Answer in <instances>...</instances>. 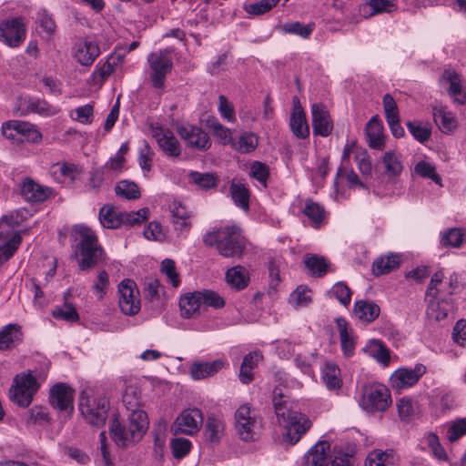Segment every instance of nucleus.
I'll list each match as a JSON object with an SVG mask.
<instances>
[{"instance_id": "obj_64", "label": "nucleus", "mask_w": 466, "mask_h": 466, "mask_svg": "<svg viewBox=\"0 0 466 466\" xmlns=\"http://www.w3.org/2000/svg\"><path fill=\"white\" fill-rule=\"evenodd\" d=\"M355 161L358 168L362 175H370L371 173L372 165L370 157L365 149L359 148L355 152Z\"/></svg>"}, {"instance_id": "obj_48", "label": "nucleus", "mask_w": 466, "mask_h": 466, "mask_svg": "<svg viewBox=\"0 0 466 466\" xmlns=\"http://www.w3.org/2000/svg\"><path fill=\"white\" fill-rule=\"evenodd\" d=\"M322 380L329 390L339 389L341 380L338 366L333 363H327L322 370Z\"/></svg>"}, {"instance_id": "obj_21", "label": "nucleus", "mask_w": 466, "mask_h": 466, "mask_svg": "<svg viewBox=\"0 0 466 466\" xmlns=\"http://www.w3.org/2000/svg\"><path fill=\"white\" fill-rule=\"evenodd\" d=\"M23 340V332L20 325L10 323L0 329V350L15 348Z\"/></svg>"}, {"instance_id": "obj_47", "label": "nucleus", "mask_w": 466, "mask_h": 466, "mask_svg": "<svg viewBox=\"0 0 466 466\" xmlns=\"http://www.w3.org/2000/svg\"><path fill=\"white\" fill-rule=\"evenodd\" d=\"M306 268L314 277L320 278L324 276L329 268L327 259L317 255L306 256L304 258Z\"/></svg>"}, {"instance_id": "obj_10", "label": "nucleus", "mask_w": 466, "mask_h": 466, "mask_svg": "<svg viewBox=\"0 0 466 466\" xmlns=\"http://www.w3.org/2000/svg\"><path fill=\"white\" fill-rule=\"evenodd\" d=\"M107 409L108 401L105 397H81L79 410L91 425L103 426L107 417Z\"/></svg>"}, {"instance_id": "obj_22", "label": "nucleus", "mask_w": 466, "mask_h": 466, "mask_svg": "<svg viewBox=\"0 0 466 466\" xmlns=\"http://www.w3.org/2000/svg\"><path fill=\"white\" fill-rule=\"evenodd\" d=\"M229 196L238 208L245 212L249 210L250 191L242 180L232 179L229 187Z\"/></svg>"}, {"instance_id": "obj_57", "label": "nucleus", "mask_w": 466, "mask_h": 466, "mask_svg": "<svg viewBox=\"0 0 466 466\" xmlns=\"http://www.w3.org/2000/svg\"><path fill=\"white\" fill-rule=\"evenodd\" d=\"M398 413L401 420L410 421L416 414V408L409 398H402L397 402Z\"/></svg>"}, {"instance_id": "obj_37", "label": "nucleus", "mask_w": 466, "mask_h": 466, "mask_svg": "<svg viewBox=\"0 0 466 466\" xmlns=\"http://www.w3.org/2000/svg\"><path fill=\"white\" fill-rule=\"evenodd\" d=\"M225 425L222 420L209 416L206 421L204 436L206 441L218 443L224 434Z\"/></svg>"}, {"instance_id": "obj_32", "label": "nucleus", "mask_w": 466, "mask_h": 466, "mask_svg": "<svg viewBox=\"0 0 466 466\" xmlns=\"http://www.w3.org/2000/svg\"><path fill=\"white\" fill-rule=\"evenodd\" d=\"M380 312V307L372 301L359 300L354 304V314L364 322L373 321L379 317Z\"/></svg>"}, {"instance_id": "obj_60", "label": "nucleus", "mask_w": 466, "mask_h": 466, "mask_svg": "<svg viewBox=\"0 0 466 466\" xmlns=\"http://www.w3.org/2000/svg\"><path fill=\"white\" fill-rule=\"evenodd\" d=\"M125 157L122 155H116L109 158V160L102 167L107 173V178L113 179L118 175L124 167Z\"/></svg>"}, {"instance_id": "obj_24", "label": "nucleus", "mask_w": 466, "mask_h": 466, "mask_svg": "<svg viewBox=\"0 0 466 466\" xmlns=\"http://www.w3.org/2000/svg\"><path fill=\"white\" fill-rule=\"evenodd\" d=\"M123 62L121 55H111L107 59L100 65L96 66L95 71L92 73L93 81L96 84L104 83L107 77L115 71L116 67Z\"/></svg>"}, {"instance_id": "obj_3", "label": "nucleus", "mask_w": 466, "mask_h": 466, "mask_svg": "<svg viewBox=\"0 0 466 466\" xmlns=\"http://www.w3.org/2000/svg\"><path fill=\"white\" fill-rule=\"evenodd\" d=\"M148 427L147 415L144 410H134L128 415L127 423L122 424L116 418L112 421L110 435L119 447H127L139 441Z\"/></svg>"}, {"instance_id": "obj_44", "label": "nucleus", "mask_w": 466, "mask_h": 466, "mask_svg": "<svg viewBox=\"0 0 466 466\" xmlns=\"http://www.w3.org/2000/svg\"><path fill=\"white\" fill-rule=\"evenodd\" d=\"M464 230L452 228L441 232L440 243L444 248H460L463 242Z\"/></svg>"}, {"instance_id": "obj_27", "label": "nucleus", "mask_w": 466, "mask_h": 466, "mask_svg": "<svg viewBox=\"0 0 466 466\" xmlns=\"http://www.w3.org/2000/svg\"><path fill=\"white\" fill-rule=\"evenodd\" d=\"M81 172V167L68 162H58L50 167L51 175L58 182H63L65 179L74 181Z\"/></svg>"}, {"instance_id": "obj_5", "label": "nucleus", "mask_w": 466, "mask_h": 466, "mask_svg": "<svg viewBox=\"0 0 466 466\" xmlns=\"http://www.w3.org/2000/svg\"><path fill=\"white\" fill-rule=\"evenodd\" d=\"M76 236V255L81 256L78 262L81 270H87L95 267L102 258L103 249L98 244L95 232L85 225H77L74 228Z\"/></svg>"}, {"instance_id": "obj_50", "label": "nucleus", "mask_w": 466, "mask_h": 466, "mask_svg": "<svg viewBox=\"0 0 466 466\" xmlns=\"http://www.w3.org/2000/svg\"><path fill=\"white\" fill-rule=\"evenodd\" d=\"M22 242L19 232H16L4 244L0 245V265L10 259Z\"/></svg>"}, {"instance_id": "obj_6", "label": "nucleus", "mask_w": 466, "mask_h": 466, "mask_svg": "<svg viewBox=\"0 0 466 466\" xmlns=\"http://www.w3.org/2000/svg\"><path fill=\"white\" fill-rule=\"evenodd\" d=\"M304 466H350V461L347 452L331 449L327 441H319L305 454Z\"/></svg>"}, {"instance_id": "obj_40", "label": "nucleus", "mask_w": 466, "mask_h": 466, "mask_svg": "<svg viewBox=\"0 0 466 466\" xmlns=\"http://www.w3.org/2000/svg\"><path fill=\"white\" fill-rule=\"evenodd\" d=\"M386 173L392 177H399L403 170L401 156L393 150L384 153L381 157Z\"/></svg>"}, {"instance_id": "obj_61", "label": "nucleus", "mask_w": 466, "mask_h": 466, "mask_svg": "<svg viewBox=\"0 0 466 466\" xmlns=\"http://www.w3.org/2000/svg\"><path fill=\"white\" fill-rule=\"evenodd\" d=\"M250 177L259 182L262 187H267V180L269 175L267 165L255 161L250 167Z\"/></svg>"}, {"instance_id": "obj_26", "label": "nucleus", "mask_w": 466, "mask_h": 466, "mask_svg": "<svg viewBox=\"0 0 466 466\" xmlns=\"http://www.w3.org/2000/svg\"><path fill=\"white\" fill-rule=\"evenodd\" d=\"M383 127L378 116H373L366 127L367 142L370 147L382 150L384 147Z\"/></svg>"}, {"instance_id": "obj_58", "label": "nucleus", "mask_w": 466, "mask_h": 466, "mask_svg": "<svg viewBox=\"0 0 466 466\" xmlns=\"http://www.w3.org/2000/svg\"><path fill=\"white\" fill-rule=\"evenodd\" d=\"M53 317L56 319H64L68 322L77 321L79 319L75 307L67 302H66L63 307L56 308L53 311Z\"/></svg>"}, {"instance_id": "obj_30", "label": "nucleus", "mask_w": 466, "mask_h": 466, "mask_svg": "<svg viewBox=\"0 0 466 466\" xmlns=\"http://www.w3.org/2000/svg\"><path fill=\"white\" fill-rule=\"evenodd\" d=\"M443 79L450 83L449 94L453 97L454 102L461 105L466 103V92L462 89L459 75L453 70H445Z\"/></svg>"}, {"instance_id": "obj_52", "label": "nucleus", "mask_w": 466, "mask_h": 466, "mask_svg": "<svg viewBox=\"0 0 466 466\" xmlns=\"http://www.w3.org/2000/svg\"><path fill=\"white\" fill-rule=\"evenodd\" d=\"M392 460L391 451L388 452L377 450L368 455L365 466H390L393 463Z\"/></svg>"}, {"instance_id": "obj_2", "label": "nucleus", "mask_w": 466, "mask_h": 466, "mask_svg": "<svg viewBox=\"0 0 466 466\" xmlns=\"http://www.w3.org/2000/svg\"><path fill=\"white\" fill-rule=\"evenodd\" d=\"M203 241L207 246H216L218 254L225 258H239L246 248L245 238L236 225H227L208 232Z\"/></svg>"}, {"instance_id": "obj_31", "label": "nucleus", "mask_w": 466, "mask_h": 466, "mask_svg": "<svg viewBox=\"0 0 466 466\" xmlns=\"http://www.w3.org/2000/svg\"><path fill=\"white\" fill-rule=\"evenodd\" d=\"M289 126L292 133L298 138H306L309 136V128L301 106H295V108H293Z\"/></svg>"}, {"instance_id": "obj_13", "label": "nucleus", "mask_w": 466, "mask_h": 466, "mask_svg": "<svg viewBox=\"0 0 466 466\" xmlns=\"http://www.w3.org/2000/svg\"><path fill=\"white\" fill-rule=\"evenodd\" d=\"M118 305L125 315L134 316L140 311V293L133 280H122L118 285Z\"/></svg>"}, {"instance_id": "obj_62", "label": "nucleus", "mask_w": 466, "mask_h": 466, "mask_svg": "<svg viewBox=\"0 0 466 466\" xmlns=\"http://www.w3.org/2000/svg\"><path fill=\"white\" fill-rule=\"evenodd\" d=\"M466 435V418L453 421L447 430V438L451 442Z\"/></svg>"}, {"instance_id": "obj_15", "label": "nucleus", "mask_w": 466, "mask_h": 466, "mask_svg": "<svg viewBox=\"0 0 466 466\" xmlns=\"http://www.w3.org/2000/svg\"><path fill=\"white\" fill-rule=\"evenodd\" d=\"M151 135L163 154L169 158H177L182 152L180 143L174 133L162 126L150 125Z\"/></svg>"}, {"instance_id": "obj_14", "label": "nucleus", "mask_w": 466, "mask_h": 466, "mask_svg": "<svg viewBox=\"0 0 466 466\" xmlns=\"http://www.w3.org/2000/svg\"><path fill=\"white\" fill-rule=\"evenodd\" d=\"M202 423L203 414L199 409H186L181 411L171 425V431L175 435H194L199 431Z\"/></svg>"}, {"instance_id": "obj_7", "label": "nucleus", "mask_w": 466, "mask_h": 466, "mask_svg": "<svg viewBox=\"0 0 466 466\" xmlns=\"http://www.w3.org/2000/svg\"><path fill=\"white\" fill-rule=\"evenodd\" d=\"M27 32L26 21L22 16L0 20V42L11 48L23 45Z\"/></svg>"}, {"instance_id": "obj_4", "label": "nucleus", "mask_w": 466, "mask_h": 466, "mask_svg": "<svg viewBox=\"0 0 466 466\" xmlns=\"http://www.w3.org/2000/svg\"><path fill=\"white\" fill-rule=\"evenodd\" d=\"M46 378L45 372L34 374L31 370L16 374L8 392L10 400L21 408H27Z\"/></svg>"}, {"instance_id": "obj_8", "label": "nucleus", "mask_w": 466, "mask_h": 466, "mask_svg": "<svg viewBox=\"0 0 466 466\" xmlns=\"http://www.w3.org/2000/svg\"><path fill=\"white\" fill-rule=\"evenodd\" d=\"M260 421L249 404H243L235 412V428L240 439L252 441L258 436Z\"/></svg>"}, {"instance_id": "obj_43", "label": "nucleus", "mask_w": 466, "mask_h": 466, "mask_svg": "<svg viewBox=\"0 0 466 466\" xmlns=\"http://www.w3.org/2000/svg\"><path fill=\"white\" fill-rule=\"evenodd\" d=\"M116 197L127 200H135L140 198V190L138 186L130 180H120L115 187Z\"/></svg>"}, {"instance_id": "obj_23", "label": "nucleus", "mask_w": 466, "mask_h": 466, "mask_svg": "<svg viewBox=\"0 0 466 466\" xmlns=\"http://www.w3.org/2000/svg\"><path fill=\"white\" fill-rule=\"evenodd\" d=\"M225 366L223 360H216L210 362L196 361L190 367V375L193 380H199L214 376Z\"/></svg>"}, {"instance_id": "obj_39", "label": "nucleus", "mask_w": 466, "mask_h": 466, "mask_svg": "<svg viewBox=\"0 0 466 466\" xmlns=\"http://www.w3.org/2000/svg\"><path fill=\"white\" fill-rule=\"evenodd\" d=\"M99 220L104 228H117L122 225L121 212L113 206L106 205L99 211Z\"/></svg>"}, {"instance_id": "obj_46", "label": "nucleus", "mask_w": 466, "mask_h": 466, "mask_svg": "<svg viewBox=\"0 0 466 466\" xmlns=\"http://www.w3.org/2000/svg\"><path fill=\"white\" fill-rule=\"evenodd\" d=\"M311 301V290L303 285L299 286L291 292L289 299V304L296 309L308 307Z\"/></svg>"}, {"instance_id": "obj_20", "label": "nucleus", "mask_w": 466, "mask_h": 466, "mask_svg": "<svg viewBox=\"0 0 466 466\" xmlns=\"http://www.w3.org/2000/svg\"><path fill=\"white\" fill-rule=\"evenodd\" d=\"M53 194V190L36 183L30 177H25L21 184V195L30 203H40L46 200Z\"/></svg>"}, {"instance_id": "obj_54", "label": "nucleus", "mask_w": 466, "mask_h": 466, "mask_svg": "<svg viewBox=\"0 0 466 466\" xmlns=\"http://www.w3.org/2000/svg\"><path fill=\"white\" fill-rule=\"evenodd\" d=\"M414 171L417 175L424 178H430L433 180L437 185H441V177L437 174L434 166L426 161H419L415 167Z\"/></svg>"}, {"instance_id": "obj_17", "label": "nucleus", "mask_w": 466, "mask_h": 466, "mask_svg": "<svg viewBox=\"0 0 466 466\" xmlns=\"http://www.w3.org/2000/svg\"><path fill=\"white\" fill-rule=\"evenodd\" d=\"M180 137L185 140L187 147L200 151L208 150L211 142L208 133L195 126H182L177 128Z\"/></svg>"}, {"instance_id": "obj_25", "label": "nucleus", "mask_w": 466, "mask_h": 466, "mask_svg": "<svg viewBox=\"0 0 466 466\" xmlns=\"http://www.w3.org/2000/svg\"><path fill=\"white\" fill-rule=\"evenodd\" d=\"M336 325L339 330L341 350L346 357H351L354 354L355 341L352 335V329L349 323L343 318L336 319Z\"/></svg>"}, {"instance_id": "obj_18", "label": "nucleus", "mask_w": 466, "mask_h": 466, "mask_svg": "<svg viewBox=\"0 0 466 466\" xmlns=\"http://www.w3.org/2000/svg\"><path fill=\"white\" fill-rule=\"evenodd\" d=\"M73 58L83 66H90L100 55L99 46L91 40L81 39L72 47Z\"/></svg>"}, {"instance_id": "obj_36", "label": "nucleus", "mask_w": 466, "mask_h": 466, "mask_svg": "<svg viewBox=\"0 0 466 466\" xmlns=\"http://www.w3.org/2000/svg\"><path fill=\"white\" fill-rule=\"evenodd\" d=\"M363 351L384 366H387L390 362V351L380 340H370L364 347Z\"/></svg>"}, {"instance_id": "obj_53", "label": "nucleus", "mask_w": 466, "mask_h": 466, "mask_svg": "<svg viewBox=\"0 0 466 466\" xmlns=\"http://www.w3.org/2000/svg\"><path fill=\"white\" fill-rule=\"evenodd\" d=\"M407 127L411 135L420 143L427 141L431 134V129L428 124L420 121H410Z\"/></svg>"}, {"instance_id": "obj_1", "label": "nucleus", "mask_w": 466, "mask_h": 466, "mask_svg": "<svg viewBox=\"0 0 466 466\" xmlns=\"http://www.w3.org/2000/svg\"><path fill=\"white\" fill-rule=\"evenodd\" d=\"M272 403L278 420H282L286 428L285 440L290 444H296L311 428V420L294 410L293 402L278 387L273 390Z\"/></svg>"}, {"instance_id": "obj_55", "label": "nucleus", "mask_w": 466, "mask_h": 466, "mask_svg": "<svg viewBox=\"0 0 466 466\" xmlns=\"http://www.w3.org/2000/svg\"><path fill=\"white\" fill-rule=\"evenodd\" d=\"M192 447V443L186 438H175L171 440L170 448L172 454L176 459H182L188 454Z\"/></svg>"}, {"instance_id": "obj_28", "label": "nucleus", "mask_w": 466, "mask_h": 466, "mask_svg": "<svg viewBox=\"0 0 466 466\" xmlns=\"http://www.w3.org/2000/svg\"><path fill=\"white\" fill-rule=\"evenodd\" d=\"M200 296V291H195L188 293L180 298L179 307L182 317L189 319L194 317L196 314H199L201 308L203 307Z\"/></svg>"}, {"instance_id": "obj_19", "label": "nucleus", "mask_w": 466, "mask_h": 466, "mask_svg": "<svg viewBox=\"0 0 466 466\" xmlns=\"http://www.w3.org/2000/svg\"><path fill=\"white\" fill-rule=\"evenodd\" d=\"M312 128L316 136L328 137L333 129V122L327 107L321 103L311 106Z\"/></svg>"}, {"instance_id": "obj_34", "label": "nucleus", "mask_w": 466, "mask_h": 466, "mask_svg": "<svg viewBox=\"0 0 466 466\" xmlns=\"http://www.w3.org/2000/svg\"><path fill=\"white\" fill-rule=\"evenodd\" d=\"M433 119L443 133L452 131L457 126V121L453 114L442 106H435L433 108Z\"/></svg>"}, {"instance_id": "obj_29", "label": "nucleus", "mask_w": 466, "mask_h": 466, "mask_svg": "<svg viewBox=\"0 0 466 466\" xmlns=\"http://www.w3.org/2000/svg\"><path fill=\"white\" fill-rule=\"evenodd\" d=\"M400 264V258L398 254L390 253L376 258L372 263V272L376 276L388 274L398 268Z\"/></svg>"}, {"instance_id": "obj_56", "label": "nucleus", "mask_w": 466, "mask_h": 466, "mask_svg": "<svg viewBox=\"0 0 466 466\" xmlns=\"http://www.w3.org/2000/svg\"><path fill=\"white\" fill-rule=\"evenodd\" d=\"M330 296L336 298L340 304L347 307L351 300V291L344 282H338L329 291Z\"/></svg>"}, {"instance_id": "obj_45", "label": "nucleus", "mask_w": 466, "mask_h": 466, "mask_svg": "<svg viewBox=\"0 0 466 466\" xmlns=\"http://www.w3.org/2000/svg\"><path fill=\"white\" fill-rule=\"evenodd\" d=\"M189 182L195 184L200 189H210L216 187L218 182V177L212 173H200L190 171L188 173Z\"/></svg>"}, {"instance_id": "obj_41", "label": "nucleus", "mask_w": 466, "mask_h": 466, "mask_svg": "<svg viewBox=\"0 0 466 466\" xmlns=\"http://www.w3.org/2000/svg\"><path fill=\"white\" fill-rule=\"evenodd\" d=\"M25 421L27 425L46 426L51 423L52 418L46 407L35 405L28 410Z\"/></svg>"}, {"instance_id": "obj_51", "label": "nucleus", "mask_w": 466, "mask_h": 466, "mask_svg": "<svg viewBox=\"0 0 466 466\" xmlns=\"http://www.w3.org/2000/svg\"><path fill=\"white\" fill-rule=\"evenodd\" d=\"M303 213L316 227H318L324 218L325 211L319 204L312 201L311 199H307L303 208Z\"/></svg>"}, {"instance_id": "obj_63", "label": "nucleus", "mask_w": 466, "mask_h": 466, "mask_svg": "<svg viewBox=\"0 0 466 466\" xmlns=\"http://www.w3.org/2000/svg\"><path fill=\"white\" fill-rule=\"evenodd\" d=\"M258 137L253 133H245L239 137L237 149L241 153H249L258 147Z\"/></svg>"}, {"instance_id": "obj_33", "label": "nucleus", "mask_w": 466, "mask_h": 466, "mask_svg": "<svg viewBox=\"0 0 466 466\" xmlns=\"http://www.w3.org/2000/svg\"><path fill=\"white\" fill-rule=\"evenodd\" d=\"M26 113H37L42 116H52L59 112V109L39 98L28 97L24 101Z\"/></svg>"}, {"instance_id": "obj_38", "label": "nucleus", "mask_w": 466, "mask_h": 466, "mask_svg": "<svg viewBox=\"0 0 466 466\" xmlns=\"http://www.w3.org/2000/svg\"><path fill=\"white\" fill-rule=\"evenodd\" d=\"M226 280L232 288L240 290L248 284V273L242 266H235L226 272Z\"/></svg>"}, {"instance_id": "obj_12", "label": "nucleus", "mask_w": 466, "mask_h": 466, "mask_svg": "<svg viewBox=\"0 0 466 466\" xmlns=\"http://www.w3.org/2000/svg\"><path fill=\"white\" fill-rule=\"evenodd\" d=\"M75 390L66 383L55 384L49 391V403L53 409L65 419L70 417L74 411Z\"/></svg>"}, {"instance_id": "obj_49", "label": "nucleus", "mask_w": 466, "mask_h": 466, "mask_svg": "<svg viewBox=\"0 0 466 466\" xmlns=\"http://www.w3.org/2000/svg\"><path fill=\"white\" fill-rule=\"evenodd\" d=\"M315 28V24L304 25L300 22H289L282 25V31L289 35H296L303 39H308Z\"/></svg>"}, {"instance_id": "obj_59", "label": "nucleus", "mask_w": 466, "mask_h": 466, "mask_svg": "<svg viewBox=\"0 0 466 466\" xmlns=\"http://www.w3.org/2000/svg\"><path fill=\"white\" fill-rule=\"evenodd\" d=\"M149 209L143 208L137 211L131 212H121L122 224L133 226L135 224H140L147 219Z\"/></svg>"}, {"instance_id": "obj_16", "label": "nucleus", "mask_w": 466, "mask_h": 466, "mask_svg": "<svg viewBox=\"0 0 466 466\" xmlns=\"http://www.w3.org/2000/svg\"><path fill=\"white\" fill-rule=\"evenodd\" d=\"M426 367L418 363L413 368H400L390 376V381L393 389L401 390L414 386L425 374Z\"/></svg>"}, {"instance_id": "obj_11", "label": "nucleus", "mask_w": 466, "mask_h": 466, "mask_svg": "<svg viewBox=\"0 0 466 466\" xmlns=\"http://www.w3.org/2000/svg\"><path fill=\"white\" fill-rule=\"evenodd\" d=\"M147 62L151 69L150 79L155 88L162 89L165 86L166 76L173 66L169 52L159 50L148 56Z\"/></svg>"}, {"instance_id": "obj_35", "label": "nucleus", "mask_w": 466, "mask_h": 466, "mask_svg": "<svg viewBox=\"0 0 466 466\" xmlns=\"http://www.w3.org/2000/svg\"><path fill=\"white\" fill-rule=\"evenodd\" d=\"M172 221L178 230L188 229L190 227V215L186 207L180 202L174 200L169 206Z\"/></svg>"}, {"instance_id": "obj_42", "label": "nucleus", "mask_w": 466, "mask_h": 466, "mask_svg": "<svg viewBox=\"0 0 466 466\" xmlns=\"http://www.w3.org/2000/svg\"><path fill=\"white\" fill-rule=\"evenodd\" d=\"M16 125V134L21 136V141L24 139L31 143H39L42 139V134L35 125L29 122L18 121Z\"/></svg>"}, {"instance_id": "obj_9", "label": "nucleus", "mask_w": 466, "mask_h": 466, "mask_svg": "<svg viewBox=\"0 0 466 466\" xmlns=\"http://www.w3.org/2000/svg\"><path fill=\"white\" fill-rule=\"evenodd\" d=\"M391 403L390 393L382 384H371L366 386L360 407L367 412L384 411Z\"/></svg>"}]
</instances>
